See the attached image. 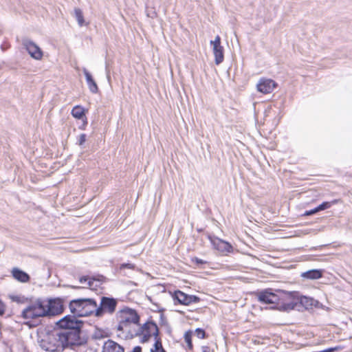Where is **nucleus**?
Listing matches in <instances>:
<instances>
[{
  "label": "nucleus",
  "mask_w": 352,
  "mask_h": 352,
  "mask_svg": "<svg viewBox=\"0 0 352 352\" xmlns=\"http://www.w3.org/2000/svg\"><path fill=\"white\" fill-rule=\"evenodd\" d=\"M129 316L126 317L124 320L126 324L129 323L138 324L140 321V316L137 314V312L132 309H129Z\"/></svg>",
  "instance_id": "nucleus-19"
},
{
  "label": "nucleus",
  "mask_w": 352,
  "mask_h": 352,
  "mask_svg": "<svg viewBox=\"0 0 352 352\" xmlns=\"http://www.w3.org/2000/svg\"><path fill=\"white\" fill-rule=\"evenodd\" d=\"M322 276V270L318 269H313L301 274V277L308 280H316L321 278Z\"/></svg>",
  "instance_id": "nucleus-15"
},
{
  "label": "nucleus",
  "mask_w": 352,
  "mask_h": 352,
  "mask_svg": "<svg viewBox=\"0 0 352 352\" xmlns=\"http://www.w3.org/2000/svg\"><path fill=\"white\" fill-rule=\"evenodd\" d=\"M210 45L212 46L215 64L219 65L224 59L223 47L221 45L220 36L217 35L214 41H210Z\"/></svg>",
  "instance_id": "nucleus-7"
},
{
  "label": "nucleus",
  "mask_w": 352,
  "mask_h": 352,
  "mask_svg": "<svg viewBox=\"0 0 352 352\" xmlns=\"http://www.w3.org/2000/svg\"><path fill=\"white\" fill-rule=\"evenodd\" d=\"M102 352H124V349L116 342L109 339L104 343Z\"/></svg>",
  "instance_id": "nucleus-12"
},
{
  "label": "nucleus",
  "mask_w": 352,
  "mask_h": 352,
  "mask_svg": "<svg viewBox=\"0 0 352 352\" xmlns=\"http://www.w3.org/2000/svg\"><path fill=\"white\" fill-rule=\"evenodd\" d=\"M46 300L38 298L22 311L21 316L25 319H35L47 316Z\"/></svg>",
  "instance_id": "nucleus-3"
},
{
  "label": "nucleus",
  "mask_w": 352,
  "mask_h": 352,
  "mask_svg": "<svg viewBox=\"0 0 352 352\" xmlns=\"http://www.w3.org/2000/svg\"><path fill=\"white\" fill-rule=\"evenodd\" d=\"M11 272L13 278L19 282L28 283L30 279L29 274L19 268L14 267Z\"/></svg>",
  "instance_id": "nucleus-14"
},
{
  "label": "nucleus",
  "mask_w": 352,
  "mask_h": 352,
  "mask_svg": "<svg viewBox=\"0 0 352 352\" xmlns=\"http://www.w3.org/2000/svg\"><path fill=\"white\" fill-rule=\"evenodd\" d=\"M71 114L76 119H82L85 116V109L82 107L76 105L72 109Z\"/></svg>",
  "instance_id": "nucleus-20"
},
{
  "label": "nucleus",
  "mask_w": 352,
  "mask_h": 352,
  "mask_svg": "<svg viewBox=\"0 0 352 352\" xmlns=\"http://www.w3.org/2000/svg\"><path fill=\"white\" fill-rule=\"evenodd\" d=\"M69 308L72 316L78 317L89 316L94 315L96 312V300L94 298H83L72 300L69 304Z\"/></svg>",
  "instance_id": "nucleus-2"
},
{
  "label": "nucleus",
  "mask_w": 352,
  "mask_h": 352,
  "mask_svg": "<svg viewBox=\"0 0 352 352\" xmlns=\"http://www.w3.org/2000/svg\"><path fill=\"white\" fill-rule=\"evenodd\" d=\"M318 208L316 207L311 210H306L304 213V215L305 216H309V215H312V214H314L317 212H318Z\"/></svg>",
  "instance_id": "nucleus-32"
},
{
  "label": "nucleus",
  "mask_w": 352,
  "mask_h": 352,
  "mask_svg": "<svg viewBox=\"0 0 352 352\" xmlns=\"http://www.w3.org/2000/svg\"><path fill=\"white\" fill-rule=\"evenodd\" d=\"M46 309H49L47 316H53L62 313L63 306L60 299H50L46 300Z\"/></svg>",
  "instance_id": "nucleus-8"
},
{
  "label": "nucleus",
  "mask_w": 352,
  "mask_h": 352,
  "mask_svg": "<svg viewBox=\"0 0 352 352\" xmlns=\"http://www.w3.org/2000/svg\"><path fill=\"white\" fill-rule=\"evenodd\" d=\"M299 302L307 309L311 308L312 306H316V304L318 303V302L314 298L305 296L300 297Z\"/></svg>",
  "instance_id": "nucleus-17"
},
{
  "label": "nucleus",
  "mask_w": 352,
  "mask_h": 352,
  "mask_svg": "<svg viewBox=\"0 0 352 352\" xmlns=\"http://www.w3.org/2000/svg\"><path fill=\"white\" fill-rule=\"evenodd\" d=\"M86 140H87L86 134L82 133V134H80L79 135V138H78V144L80 146H82L86 142Z\"/></svg>",
  "instance_id": "nucleus-31"
},
{
  "label": "nucleus",
  "mask_w": 352,
  "mask_h": 352,
  "mask_svg": "<svg viewBox=\"0 0 352 352\" xmlns=\"http://www.w3.org/2000/svg\"><path fill=\"white\" fill-rule=\"evenodd\" d=\"M173 300L179 304L188 305V295L180 290H177L173 295Z\"/></svg>",
  "instance_id": "nucleus-16"
},
{
  "label": "nucleus",
  "mask_w": 352,
  "mask_h": 352,
  "mask_svg": "<svg viewBox=\"0 0 352 352\" xmlns=\"http://www.w3.org/2000/svg\"><path fill=\"white\" fill-rule=\"evenodd\" d=\"M213 247L222 253H230L232 251V246L228 243L219 238L211 239Z\"/></svg>",
  "instance_id": "nucleus-11"
},
{
  "label": "nucleus",
  "mask_w": 352,
  "mask_h": 352,
  "mask_svg": "<svg viewBox=\"0 0 352 352\" xmlns=\"http://www.w3.org/2000/svg\"><path fill=\"white\" fill-rule=\"evenodd\" d=\"M22 44L32 58L35 60H41L42 58L43 55V51L32 41L25 38L23 40Z\"/></svg>",
  "instance_id": "nucleus-6"
},
{
  "label": "nucleus",
  "mask_w": 352,
  "mask_h": 352,
  "mask_svg": "<svg viewBox=\"0 0 352 352\" xmlns=\"http://www.w3.org/2000/svg\"><path fill=\"white\" fill-rule=\"evenodd\" d=\"M276 83L272 79L261 78L256 85L257 90L262 94H270L276 88Z\"/></svg>",
  "instance_id": "nucleus-9"
},
{
  "label": "nucleus",
  "mask_w": 352,
  "mask_h": 352,
  "mask_svg": "<svg viewBox=\"0 0 352 352\" xmlns=\"http://www.w3.org/2000/svg\"><path fill=\"white\" fill-rule=\"evenodd\" d=\"M6 310V304L0 300V316H2Z\"/></svg>",
  "instance_id": "nucleus-33"
},
{
  "label": "nucleus",
  "mask_w": 352,
  "mask_h": 352,
  "mask_svg": "<svg viewBox=\"0 0 352 352\" xmlns=\"http://www.w3.org/2000/svg\"><path fill=\"white\" fill-rule=\"evenodd\" d=\"M85 343H86V341L83 344L78 345V346H80L79 349H78V352H96L97 351L96 349L89 346L87 345H85Z\"/></svg>",
  "instance_id": "nucleus-25"
},
{
  "label": "nucleus",
  "mask_w": 352,
  "mask_h": 352,
  "mask_svg": "<svg viewBox=\"0 0 352 352\" xmlns=\"http://www.w3.org/2000/svg\"><path fill=\"white\" fill-rule=\"evenodd\" d=\"M12 299L13 301L19 302V296H12Z\"/></svg>",
  "instance_id": "nucleus-38"
},
{
  "label": "nucleus",
  "mask_w": 352,
  "mask_h": 352,
  "mask_svg": "<svg viewBox=\"0 0 352 352\" xmlns=\"http://www.w3.org/2000/svg\"><path fill=\"white\" fill-rule=\"evenodd\" d=\"M105 72H106V76H107V80L109 82H110V80H111L110 71H109V69L108 68V63H107V62H106V63H105Z\"/></svg>",
  "instance_id": "nucleus-36"
},
{
  "label": "nucleus",
  "mask_w": 352,
  "mask_h": 352,
  "mask_svg": "<svg viewBox=\"0 0 352 352\" xmlns=\"http://www.w3.org/2000/svg\"><path fill=\"white\" fill-rule=\"evenodd\" d=\"M118 300L112 297L102 296L99 305L96 302V317H102L105 314H113L116 309Z\"/></svg>",
  "instance_id": "nucleus-4"
},
{
  "label": "nucleus",
  "mask_w": 352,
  "mask_h": 352,
  "mask_svg": "<svg viewBox=\"0 0 352 352\" xmlns=\"http://www.w3.org/2000/svg\"><path fill=\"white\" fill-rule=\"evenodd\" d=\"M200 300V298L194 295H188V305L192 303H197Z\"/></svg>",
  "instance_id": "nucleus-30"
},
{
  "label": "nucleus",
  "mask_w": 352,
  "mask_h": 352,
  "mask_svg": "<svg viewBox=\"0 0 352 352\" xmlns=\"http://www.w3.org/2000/svg\"><path fill=\"white\" fill-rule=\"evenodd\" d=\"M336 201L333 202L329 201H324L322 204H320L319 206H317L318 211H322L326 209H328L331 207L332 204L335 203Z\"/></svg>",
  "instance_id": "nucleus-26"
},
{
  "label": "nucleus",
  "mask_w": 352,
  "mask_h": 352,
  "mask_svg": "<svg viewBox=\"0 0 352 352\" xmlns=\"http://www.w3.org/2000/svg\"><path fill=\"white\" fill-rule=\"evenodd\" d=\"M192 332L191 331H188L184 333V340L187 344V349L188 350L192 349Z\"/></svg>",
  "instance_id": "nucleus-23"
},
{
  "label": "nucleus",
  "mask_w": 352,
  "mask_h": 352,
  "mask_svg": "<svg viewBox=\"0 0 352 352\" xmlns=\"http://www.w3.org/2000/svg\"><path fill=\"white\" fill-rule=\"evenodd\" d=\"M130 269V270H135L136 268V266L135 264L131 263H124L120 264L119 269L120 270H122L124 269Z\"/></svg>",
  "instance_id": "nucleus-27"
},
{
  "label": "nucleus",
  "mask_w": 352,
  "mask_h": 352,
  "mask_svg": "<svg viewBox=\"0 0 352 352\" xmlns=\"http://www.w3.org/2000/svg\"><path fill=\"white\" fill-rule=\"evenodd\" d=\"M107 336V333L104 331L96 329L94 332L92 334V338L95 340H100Z\"/></svg>",
  "instance_id": "nucleus-24"
},
{
  "label": "nucleus",
  "mask_w": 352,
  "mask_h": 352,
  "mask_svg": "<svg viewBox=\"0 0 352 352\" xmlns=\"http://www.w3.org/2000/svg\"><path fill=\"white\" fill-rule=\"evenodd\" d=\"M257 296L258 301L264 304H276L279 301V297L268 289L258 292Z\"/></svg>",
  "instance_id": "nucleus-10"
},
{
  "label": "nucleus",
  "mask_w": 352,
  "mask_h": 352,
  "mask_svg": "<svg viewBox=\"0 0 352 352\" xmlns=\"http://www.w3.org/2000/svg\"><path fill=\"white\" fill-rule=\"evenodd\" d=\"M69 287H72V288H74V289H80V288H81L79 286H69Z\"/></svg>",
  "instance_id": "nucleus-39"
},
{
  "label": "nucleus",
  "mask_w": 352,
  "mask_h": 352,
  "mask_svg": "<svg viewBox=\"0 0 352 352\" xmlns=\"http://www.w3.org/2000/svg\"><path fill=\"white\" fill-rule=\"evenodd\" d=\"M192 262L196 263L197 265H203V264H205L206 262L202 259H200L199 258H192Z\"/></svg>",
  "instance_id": "nucleus-35"
},
{
  "label": "nucleus",
  "mask_w": 352,
  "mask_h": 352,
  "mask_svg": "<svg viewBox=\"0 0 352 352\" xmlns=\"http://www.w3.org/2000/svg\"><path fill=\"white\" fill-rule=\"evenodd\" d=\"M131 352H142V347L140 346H136L133 348Z\"/></svg>",
  "instance_id": "nucleus-37"
},
{
  "label": "nucleus",
  "mask_w": 352,
  "mask_h": 352,
  "mask_svg": "<svg viewBox=\"0 0 352 352\" xmlns=\"http://www.w3.org/2000/svg\"><path fill=\"white\" fill-rule=\"evenodd\" d=\"M128 324H126V321L124 320H121L117 327V329L118 331H122L124 327H126Z\"/></svg>",
  "instance_id": "nucleus-34"
},
{
  "label": "nucleus",
  "mask_w": 352,
  "mask_h": 352,
  "mask_svg": "<svg viewBox=\"0 0 352 352\" xmlns=\"http://www.w3.org/2000/svg\"><path fill=\"white\" fill-rule=\"evenodd\" d=\"M74 16L79 26L82 27L85 25V20L82 10L80 8L74 9Z\"/></svg>",
  "instance_id": "nucleus-21"
},
{
  "label": "nucleus",
  "mask_w": 352,
  "mask_h": 352,
  "mask_svg": "<svg viewBox=\"0 0 352 352\" xmlns=\"http://www.w3.org/2000/svg\"><path fill=\"white\" fill-rule=\"evenodd\" d=\"M151 352H166L162 346V343L161 339H157L151 349Z\"/></svg>",
  "instance_id": "nucleus-22"
},
{
  "label": "nucleus",
  "mask_w": 352,
  "mask_h": 352,
  "mask_svg": "<svg viewBox=\"0 0 352 352\" xmlns=\"http://www.w3.org/2000/svg\"><path fill=\"white\" fill-rule=\"evenodd\" d=\"M137 336L142 335L141 342H147L152 336H154L155 341L157 339H161L158 337L159 329L156 323L153 321H147L140 327L136 333Z\"/></svg>",
  "instance_id": "nucleus-5"
},
{
  "label": "nucleus",
  "mask_w": 352,
  "mask_h": 352,
  "mask_svg": "<svg viewBox=\"0 0 352 352\" xmlns=\"http://www.w3.org/2000/svg\"><path fill=\"white\" fill-rule=\"evenodd\" d=\"M82 71L85 76L86 82L89 91L93 94L98 93V87L94 79L93 78L91 74L86 68H83Z\"/></svg>",
  "instance_id": "nucleus-13"
},
{
  "label": "nucleus",
  "mask_w": 352,
  "mask_h": 352,
  "mask_svg": "<svg viewBox=\"0 0 352 352\" xmlns=\"http://www.w3.org/2000/svg\"><path fill=\"white\" fill-rule=\"evenodd\" d=\"M95 281H98L94 276H82L80 277L79 282L81 284L86 283L87 284L88 287L90 288L98 287V285L97 284L94 285Z\"/></svg>",
  "instance_id": "nucleus-18"
},
{
  "label": "nucleus",
  "mask_w": 352,
  "mask_h": 352,
  "mask_svg": "<svg viewBox=\"0 0 352 352\" xmlns=\"http://www.w3.org/2000/svg\"><path fill=\"white\" fill-rule=\"evenodd\" d=\"M296 303L292 302L289 303H285L283 307L285 310H292L294 309L296 307Z\"/></svg>",
  "instance_id": "nucleus-29"
},
{
  "label": "nucleus",
  "mask_w": 352,
  "mask_h": 352,
  "mask_svg": "<svg viewBox=\"0 0 352 352\" xmlns=\"http://www.w3.org/2000/svg\"><path fill=\"white\" fill-rule=\"evenodd\" d=\"M195 334L198 338L203 339L206 337V332L203 329L197 328L195 331Z\"/></svg>",
  "instance_id": "nucleus-28"
},
{
  "label": "nucleus",
  "mask_w": 352,
  "mask_h": 352,
  "mask_svg": "<svg viewBox=\"0 0 352 352\" xmlns=\"http://www.w3.org/2000/svg\"><path fill=\"white\" fill-rule=\"evenodd\" d=\"M84 322L71 315H67L56 322L58 328L47 333L39 341L41 349L49 352H60L66 348L82 344L85 338L82 336Z\"/></svg>",
  "instance_id": "nucleus-1"
}]
</instances>
